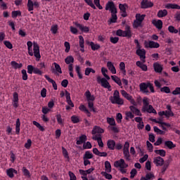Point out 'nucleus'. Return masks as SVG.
Masks as SVG:
<instances>
[{
    "mask_svg": "<svg viewBox=\"0 0 180 180\" xmlns=\"http://www.w3.org/2000/svg\"><path fill=\"white\" fill-rule=\"evenodd\" d=\"M27 53L30 56H34L36 60L39 61L41 58L40 49L37 43H32L31 41L27 42Z\"/></svg>",
    "mask_w": 180,
    "mask_h": 180,
    "instance_id": "f257e3e1",
    "label": "nucleus"
},
{
    "mask_svg": "<svg viewBox=\"0 0 180 180\" xmlns=\"http://www.w3.org/2000/svg\"><path fill=\"white\" fill-rule=\"evenodd\" d=\"M149 98L147 97H144L143 98V107L141 108V112H143L144 113H154L155 115H157V111L153 105L149 104Z\"/></svg>",
    "mask_w": 180,
    "mask_h": 180,
    "instance_id": "f03ea898",
    "label": "nucleus"
},
{
    "mask_svg": "<svg viewBox=\"0 0 180 180\" xmlns=\"http://www.w3.org/2000/svg\"><path fill=\"white\" fill-rule=\"evenodd\" d=\"M114 167L117 169L122 174H124L127 173V168L129 167L128 164L126 163L125 160L124 159H120L119 160H117L114 162Z\"/></svg>",
    "mask_w": 180,
    "mask_h": 180,
    "instance_id": "7ed1b4c3",
    "label": "nucleus"
},
{
    "mask_svg": "<svg viewBox=\"0 0 180 180\" xmlns=\"http://www.w3.org/2000/svg\"><path fill=\"white\" fill-rule=\"evenodd\" d=\"M109 99L111 103H116L117 105H124V100L120 98V91L117 90H115L113 93V96H110Z\"/></svg>",
    "mask_w": 180,
    "mask_h": 180,
    "instance_id": "20e7f679",
    "label": "nucleus"
},
{
    "mask_svg": "<svg viewBox=\"0 0 180 180\" xmlns=\"http://www.w3.org/2000/svg\"><path fill=\"white\" fill-rule=\"evenodd\" d=\"M94 1V2H93ZM84 0L85 3L89 5L91 8L96 9V7H98V9L102 10L103 8L101 5V1L100 0Z\"/></svg>",
    "mask_w": 180,
    "mask_h": 180,
    "instance_id": "39448f33",
    "label": "nucleus"
},
{
    "mask_svg": "<svg viewBox=\"0 0 180 180\" xmlns=\"http://www.w3.org/2000/svg\"><path fill=\"white\" fill-rule=\"evenodd\" d=\"M116 34L119 37H126L130 38L131 37V31L130 30V27L127 25L124 31L122 30H117Z\"/></svg>",
    "mask_w": 180,
    "mask_h": 180,
    "instance_id": "423d86ee",
    "label": "nucleus"
},
{
    "mask_svg": "<svg viewBox=\"0 0 180 180\" xmlns=\"http://www.w3.org/2000/svg\"><path fill=\"white\" fill-rule=\"evenodd\" d=\"M129 147H130L129 143L125 142L123 146V155H124V158L126 160V161H128V162L131 161Z\"/></svg>",
    "mask_w": 180,
    "mask_h": 180,
    "instance_id": "0eeeda50",
    "label": "nucleus"
},
{
    "mask_svg": "<svg viewBox=\"0 0 180 180\" xmlns=\"http://www.w3.org/2000/svg\"><path fill=\"white\" fill-rule=\"evenodd\" d=\"M97 82L101 85V86L108 89V91H112L111 85L108 81L105 78H101L100 76L97 77Z\"/></svg>",
    "mask_w": 180,
    "mask_h": 180,
    "instance_id": "6e6552de",
    "label": "nucleus"
},
{
    "mask_svg": "<svg viewBox=\"0 0 180 180\" xmlns=\"http://www.w3.org/2000/svg\"><path fill=\"white\" fill-rule=\"evenodd\" d=\"M120 93L123 98H125V99L130 101V103H131V105H134V106H137L138 103L135 101L133 97L129 95L126 91L122 90Z\"/></svg>",
    "mask_w": 180,
    "mask_h": 180,
    "instance_id": "1a4fd4ad",
    "label": "nucleus"
},
{
    "mask_svg": "<svg viewBox=\"0 0 180 180\" xmlns=\"http://www.w3.org/2000/svg\"><path fill=\"white\" fill-rule=\"evenodd\" d=\"M136 55H138L143 63H146V51L144 49H142V46L136 48Z\"/></svg>",
    "mask_w": 180,
    "mask_h": 180,
    "instance_id": "9d476101",
    "label": "nucleus"
},
{
    "mask_svg": "<svg viewBox=\"0 0 180 180\" xmlns=\"http://www.w3.org/2000/svg\"><path fill=\"white\" fill-rule=\"evenodd\" d=\"M144 47L148 49V48H150V49H158L160 46V44L153 41H144Z\"/></svg>",
    "mask_w": 180,
    "mask_h": 180,
    "instance_id": "9b49d317",
    "label": "nucleus"
},
{
    "mask_svg": "<svg viewBox=\"0 0 180 180\" xmlns=\"http://www.w3.org/2000/svg\"><path fill=\"white\" fill-rule=\"evenodd\" d=\"M153 164L155 167H162L165 164V160L160 156H156L153 158Z\"/></svg>",
    "mask_w": 180,
    "mask_h": 180,
    "instance_id": "f8f14e48",
    "label": "nucleus"
},
{
    "mask_svg": "<svg viewBox=\"0 0 180 180\" xmlns=\"http://www.w3.org/2000/svg\"><path fill=\"white\" fill-rule=\"evenodd\" d=\"M105 10L110 11L111 13H117V8L115 5L112 1H108L105 5Z\"/></svg>",
    "mask_w": 180,
    "mask_h": 180,
    "instance_id": "ddd939ff",
    "label": "nucleus"
},
{
    "mask_svg": "<svg viewBox=\"0 0 180 180\" xmlns=\"http://www.w3.org/2000/svg\"><path fill=\"white\" fill-rule=\"evenodd\" d=\"M73 24L82 32L88 33L89 32V27L84 26V25L79 24V22H75Z\"/></svg>",
    "mask_w": 180,
    "mask_h": 180,
    "instance_id": "4468645a",
    "label": "nucleus"
},
{
    "mask_svg": "<svg viewBox=\"0 0 180 180\" xmlns=\"http://www.w3.org/2000/svg\"><path fill=\"white\" fill-rule=\"evenodd\" d=\"M19 96L18 94L16 92H14L13 94V98H12V105L13 108H18L19 106Z\"/></svg>",
    "mask_w": 180,
    "mask_h": 180,
    "instance_id": "2eb2a0df",
    "label": "nucleus"
},
{
    "mask_svg": "<svg viewBox=\"0 0 180 180\" xmlns=\"http://www.w3.org/2000/svg\"><path fill=\"white\" fill-rule=\"evenodd\" d=\"M92 140H95L96 141H97L99 148H103L104 147V143L102 141V137L101 135L93 136Z\"/></svg>",
    "mask_w": 180,
    "mask_h": 180,
    "instance_id": "dca6fc26",
    "label": "nucleus"
},
{
    "mask_svg": "<svg viewBox=\"0 0 180 180\" xmlns=\"http://www.w3.org/2000/svg\"><path fill=\"white\" fill-rule=\"evenodd\" d=\"M127 8H128V6L126 4H119V8L120 10V13H121V15L122 17H127Z\"/></svg>",
    "mask_w": 180,
    "mask_h": 180,
    "instance_id": "f3484780",
    "label": "nucleus"
},
{
    "mask_svg": "<svg viewBox=\"0 0 180 180\" xmlns=\"http://www.w3.org/2000/svg\"><path fill=\"white\" fill-rule=\"evenodd\" d=\"M158 115L162 117V116H165V117H171L172 116H174V112L172 110H165V111H160L158 112Z\"/></svg>",
    "mask_w": 180,
    "mask_h": 180,
    "instance_id": "a211bd4d",
    "label": "nucleus"
},
{
    "mask_svg": "<svg viewBox=\"0 0 180 180\" xmlns=\"http://www.w3.org/2000/svg\"><path fill=\"white\" fill-rule=\"evenodd\" d=\"M103 133H104V129L98 126L94 127L91 131V134L93 136H96V134H102Z\"/></svg>",
    "mask_w": 180,
    "mask_h": 180,
    "instance_id": "6ab92c4d",
    "label": "nucleus"
},
{
    "mask_svg": "<svg viewBox=\"0 0 180 180\" xmlns=\"http://www.w3.org/2000/svg\"><path fill=\"white\" fill-rule=\"evenodd\" d=\"M154 4L151 1H148V0H143L141 2V8H148L153 7Z\"/></svg>",
    "mask_w": 180,
    "mask_h": 180,
    "instance_id": "aec40b11",
    "label": "nucleus"
},
{
    "mask_svg": "<svg viewBox=\"0 0 180 180\" xmlns=\"http://www.w3.org/2000/svg\"><path fill=\"white\" fill-rule=\"evenodd\" d=\"M84 96L87 101V102H94V101H95L96 97L94 96V95H92L91 93L87 90L85 94H84Z\"/></svg>",
    "mask_w": 180,
    "mask_h": 180,
    "instance_id": "412c9836",
    "label": "nucleus"
},
{
    "mask_svg": "<svg viewBox=\"0 0 180 180\" xmlns=\"http://www.w3.org/2000/svg\"><path fill=\"white\" fill-rule=\"evenodd\" d=\"M107 68L110 71L112 74H116L117 70L114 65V64L111 61L107 62Z\"/></svg>",
    "mask_w": 180,
    "mask_h": 180,
    "instance_id": "4be33fe9",
    "label": "nucleus"
},
{
    "mask_svg": "<svg viewBox=\"0 0 180 180\" xmlns=\"http://www.w3.org/2000/svg\"><path fill=\"white\" fill-rule=\"evenodd\" d=\"M140 90L141 92H143V94H149V91L148 90V83H141L139 85Z\"/></svg>",
    "mask_w": 180,
    "mask_h": 180,
    "instance_id": "5701e85b",
    "label": "nucleus"
},
{
    "mask_svg": "<svg viewBox=\"0 0 180 180\" xmlns=\"http://www.w3.org/2000/svg\"><path fill=\"white\" fill-rule=\"evenodd\" d=\"M153 25L156 27L158 30H161L162 28L163 22L161 20H153L152 21Z\"/></svg>",
    "mask_w": 180,
    "mask_h": 180,
    "instance_id": "b1692460",
    "label": "nucleus"
},
{
    "mask_svg": "<svg viewBox=\"0 0 180 180\" xmlns=\"http://www.w3.org/2000/svg\"><path fill=\"white\" fill-rule=\"evenodd\" d=\"M153 68L156 72H162L163 70V65L159 63H153Z\"/></svg>",
    "mask_w": 180,
    "mask_h": 180,
    "instance_id": "393cba45",
    "label": "nucleus"
},
{
    "mask_svg": "<svg viewBox=\"0 0 180 180\" xmlns=\"http://www.w3.org/2000/svg\"><path fill=\"white\" fill-rule=\"evenodd\" d=\"M44 77L46 78V79L49 82L51 83V84H52V86H53L54 90H55V91H57V89H58V86H57L56 82L53 79L50 78V77H49L48 75H44Z\"/></svg>",
    "mask_w": 180,
    "mask_h": 180,
    "instance_id": "a878e982",
    "label": "nucleus"
},
{
    "mask_svg": "<svg viewBox=\"0 0 180 180\" xmlns=\"http://www.w3.org/2000/svg\"><path fill=\"white\" fill-rule=\"evenodd\" d=\"M143 61H136V65L143 71L148 70V66L144 64Z\"/></svg>",
    "mask_w": 180,
    "mask_h": 180,
    "instance_id": "bb28decb",
    "label": "nucleus"
},
{
    "mask_svg": "<svg viewBox=\"0 0 180 180\" xmlns=\"http://www.w3.org/2000/svg\"><path fill=\"white\" fill-rule=\"evenodd\" d=\"M14 174H17V171L13 168H10L6 170V174L9 178H13Z\"/></svg>",
    "mask_w": 180,
    "mask_h": 180,
    "instance_id": "cd10ccee",
    "label": "nucleus"
},
{
    "mask_svg": "<svg viewBox=\"0 0 180 180\" xmlns=\"http://www.w3.org/2000/svg\"><path fill=\"white\" fill-rule=\"evenodd\" d=\"M87 140V136L86 135H82L79 136V139L77 141L76 144L78 146H80L81 144H83V143H85Z\"/></svg>",
    "mask_w": 180,
    "mask_h": 180,
    "instance_id": "c85d7f7f",
    "label": "nucleus"
},
{
    "mask_svg": "<svg viewBox=\"0 0 180 180\" xmlns=\"http://www.w3.org/2000/svg\"><path fill=\"white\" fill-rule=\"evenodd\" d=\"M79 110H80L81 112H84V113H86L87 116H91L89 110L86 108V107L84 105L80 104V105L79 106Z\"/></svg>",
    "mask_w": 180,
    "mask_h": 180,
    "instance_id": "c756f323",
    "label": "nucleus"
},
{
    "mask_svg": "<svg viewBox=\"0 0 180 180\" xmlns=\"http://www.w3.org/2000/svg\"><path fill=\"white\" fill-rule=\"evenodd\" d=\"M165 8L167 9H177L180 10V6L176 4H167L165 5Z\"/></svg>",
    "mask_w": 180,
    "mask_h": 180,
    "instance_id": "7c9ffc66",
    "label": "nucleus"
},
{
    "mask_svg": "<svg viewBox=\"0 0 180 180\" xmlns=\"http://www.w3.org/2000/svg\"><path fill=\"white\" fill-rule=\"evenodd\" d=\"M115 141L114 140L110 139L107 141V146L109 150H115Z\"/></svg>",
    "mask_w": 180,
    "mask_h": 180,
    "instance_id": "2f4dec72",
    "label": "nucleus"
},
{
    "mask_svg": "<svg viewBox=\"0 0 180 180\" xmlns=\"http://www.w3.org/2000/svg\"><path fill=\"white\" fill-rule=\"evenodd\" d=\"M53 65H54V68H55V71L53 70V72H55L56 74H58V73L62 74L63 73L62 69L59 64H58L57 63H53Z\"/></svg>",
    "mask_w": 180,
    "mask_h": 180,
    "instance_id": "473e14b6",
    "label": "nucleus"
},
{
    "mask_svg": "<svg viewBox=\"0 0 180 180\" xmlns=\"http://www.w3.org/2000/svg\"><path fill=\"white\" fill-rule=\"evenodd\" d=\"M129 109H130L131 112H132V113H134L136 116H141V111L138 108H136V107L130 106Z\"/></svg>",
    "mask_w": 180,
    "mask_h": 180,
    "instance_id": "72a5a7b5",
    "label": "nucleus"
},
{
    "mask_svg": "<svg viewBox=\"0 0 180 180\" xmlns=\"http://www.w3.org/2000/svg\"><path fill=\"white\" fill-rule=\"evenodd\" d=\"M117 13H112L111 18L108 21V24L110 25L111 23H115L117 20Z\"/></svg>",
    "mask_w": 180,
    "mask_h": 180,
    "instance_id": "f704fd0d",
    "label": "nucleus"
},
{
    "mask_svg": "<svg viewBox=\"0 0 180 180\" xmlns=\"http://www.w3.org/2000/svg\"><path fill=\"white\" fill-rule=\"evenodd\" d=\"M169 165H170V160H166L165 164L162 166V167L161 169V172L162 174H165L166 172V171L167 170Z\"/></svg>",
    "mask_w": 180,
    "mask_h": 180,
    "instance_id": "c9c22d12",
    "label": "nucleus"
},
{
    "mask_svg": "<svg viewBox=\"0 0 180 180\" xmlns=\"http://www.w3.org/2000/svg\"><path fill=\"white\" fill-rule=\"evenodd\" d=\"M168 14V12L166 9H164V10H160L158 12V18H163V17H165L166 15H167Z\"/></svg>",
    "mask_w": 180,
    "mask_h": 180,
    "instance_id": "e433bc0d",
    "label": "nucleus"
},
{
    "mask_svg": "<svg viewBox=\"0 0 180 180\" xmlns=\"http://www.w3.org/2000/svg\"><path fill=\"white\" fill-rule=\"evenodd\" d=\"M105 169L107 173H110L112 172V166L109 161L105 162Z\"/></svg>",
    "mask_w": 180,
    "mask_h": 180,
    "instance_id": "4c0bfd02",
    "label": "nucleus"
},
{
    "mask_svg": "<svg viewBox=\"0 0 180 180\" xmlns=\"http://www.w3.org/2000/svg\"><path fill=\"white\" fill-rule=\"evenodd\" d=\"M165 146H166V147H168L170 150L176 147V144H174L172 141H165Z\"/></svg>",
    "mask_w": 180,
    "mask_h": 180,
    "instance_id": "58836bf2",
    "label": "nucleus"
},
{
    "mask_svg": "<svg viewBox=\"0 0 180 180\" xmlns=\"http://www.w3.org/2000/svg\"><path fill=\"white\" fill-rule=\"evenodd\" d=\"M108 72V70L107 68H105V67H102L101 68V73L102 75L105 77V78L108 80L110 79V77L109 75H107V73Z\"/></svg>",
    "mask_w": 180,
    "mask_h": 180,
    "instance_id": "ea45409f",
    "label": "nucleus"
},
{
    "mask_svg": "<svg viewBox=\"0 0 180 180\" xmlns=\"http://www.w3.org/2000/svg\"><path fill=\"white\" fill-rule=\"evenodd\" d=\"M20 119L18 118L16 120V122H15V133L16 134H20Z\"/></svg>",
    "mask_w": 180,
    "mask_h": 180,
    "instance_id": "a19ab883",
    "label": "nucleus"
},
{
    "mask_svg": "<svg viewBox=\"0 0 180 180\" xmlns=\"http://www.w3.org/2000/svg\"><path fill=\"white\" fill-rule=\"evenodd\" d=\"M160 127L164 131H168V129L167 127H171V124L169 123L163 122L162 124H159Z\"/></svg>",
    "mask_w": 180,
    "mask_h": 180,
    "instance_id": "79ce46f5",
    "label": "nucleus"
},
{
    "mask_svg": "<svg viewBox=\"0 0 180 180\" xmlns=\"http://www.w3.org/2000/svg\"><path fill=\"white\" fill-rule=\"evenodd\" d=\"M154 153L158 155H160V157H165L166 156V151L163 149L160 150H155Z\"/></svg>",
    "mask_w": 180,
    "mask_h": 180,
    "instance_id": "37998d69",
    "label": "nucleus"
},
{
    "mask_svg": "<svg viewBox=\"0 0 180 180\" xmlns=\"http://www.w3.org/2000/svg\"><path fill=\"white\" fill-rule=\"evenodd\" d=\"M11 65L14 69H19V68L22 67V63H18L15 61H11Z\"/></svg>",
    "mask_w": 180,
    "mask_h": 180,
    "instance_id": "c03bdc74",
    "label": "nucleus"
},
{
    "mask_svg": "<svg viewBox=\"0 0 180 180\" xmlns=\"http://www.w3.org/2000/svg\"><path fill=\"white\" fill-rule=\"evenodd\" d=\"M111 79L115 82L117 83L119 86H122V83L121 79L116 75H112L111 76Z\"/></svg>",
    "mask_w": 180,
    "mask_h": 180,
    "instance_id": "a18cd8bd",
    "label": "nucleus"
},
{
    "mask_svg": "<svg viewBox=\"0 0 180 180\" xmlns=\"http://www.w3.org/2000/svg\"><path fill=\"white\" fill-rule=\"evenodd\" d=\"M120 70L122 71L124 75H126L127 74L126 65L124 62H121L120 63Z\"/></svg>",
    "mask_w": 180,
    "mask_h": 180,
    "instance_id": "49530a36",
    "label": "nucleus"
},
{
    "mask_svg": "<svg viewBox=\"0 0 180 180\" xmlns=\"http://www.w3.org/2000/svg\"><path fill=\"white\" fill-rule=\"evenodd\" d=\"M94 155L93 153L90 151H86L85 154L84 155V160H91V158H93Z\"/></svg>",
    "mask_w": 180,
    "mask_h": 180,
    "instance_id": "de8ad7c7",
    "label": "nucleus"
},
{
    "mask_svg": "<svg viewBox=\"0 0 180 180\" xmlns=\"http://www.w3.org/2000/svg\"><path fill=\"white\" fill-rule=\"evenodd\" d=\"M74 60H75L74 57L72 56H69L67 58H65V62L68 65H70V64L73 63Z\"/></svg>",
    "mask_w": 180,
    "mask_h": 180,
    "instance_id": "09e8293b",
    "label": "nucleus"
},
{
    "mask_svg": "<svg viewBox=\"0 0 180 180\" xmlns=\"http://www.w3.org/2000/svg\"><path fill=\"white\" fill-rule=\"evenodd\" d=\"M32 124H34V126H36L39 130L40 131H45V128L44 127L41 126L39 122H37V121H33Z\"/></svg>",
    "mask_w": 180,
    "mask_h": 180,
    "instance_id": "8fccbe9b",
    "label": "nucleus"
},
{
    "mask_svg": "<svg viewBox=\"0 0 180 180\" xmlns=\"http://www.w3.org/2000/svg\"><path fill=\"white\" fill-rule=\"evenodd\" d=\"M88 108L91 112H94V113H96L97 110L94 106L93 101L88 102Z\"/></svg>",
    "mask_w": 180,
    "mask_h": 180,
    "instance_id": "3c124183",
    "label": "nucleus"
},
{
    "mask_svg": "<svg viewBox=\"0 0 180 180\" xmlns=\"http://www.w3.org/2000/svg\"><path fill=\"white\" fill-rule=\"evenodd\" d=\"M88 44H89V45L91 46V48L93 51H96L98 50V49H100L101 46L99 44H94V42H88Z\"/></svg>",
    "mask_w": 180,
    "mask_h": 180,
    "instance_id": "603ef678",
    "label": "nucleus"
},
{
    "mask_svg": "<svg viewBox=\"0 0 180 180\" xmlns=\"http://www.w3.org/2000/svg\"><path fill=\"white\" fill-rule=\"evenodd\" d=\"M168 31L170 32V33H172V34H177L179 33V30L176 29L174 26L172 25H170L168 27Z\"/></svg>",
    "mask_w": 180,
    "mask_h": 180,
    "instance_id": "864d4df0",
    "label": "nucleus"
},
{
    "mask_svg": "<svg viewBox=\"0 0 180 180\" xmlns=\"http://www.w3.org/2000/svg\"><path fill=\"white\" fill-rule=\"evenodd\" d=\"M80 70H81V67L79 66V65H75V71H76V72H77V74L78 75V77L79 79H82L83 78V75H82Z\"/></svg>",
    "mask_w": 180,
    "mask_h": 180,
    "instance_id": "5fc2aeb1",
    "label": "nucleus"
},
{
    "mask_svg": "<svg viewBox=\"0 0 180 180\" xmlns=\"http://www.w3.org/2000/svg\"><path fill=\"white\" fill-rule=\"evenodd\" d=\"M27 6V8H28L29 11H33L34 10L33 1L32 0H28Z\"/></svg>",
    "mask_w": 180,
    "mask_h": 180,
    "instance_id": "6e6d98bb",
    "label": "nucleus"
},
{
    "mask_svg": "<svg viewBox=\"0 0 180 180\" xmlns=\"http://www.w3.org/2000/svg\"><path fill=\"white\" fill-rule=\"evenodd\" d=\"M125 116L126 120H129V119H133L134 117V114L130 111L125 112Z\"/></svg>",
    "mask_w": 180,
    "mask_h": 180,
    "instance_id": "4d7b16f0",
    "label": "nucleus"
},
{
    "mask_svg": "<svg viewBox=\"0 0 180 180\" xmlns=\"http://www.w3.org/2000/svg\"><path fill=\"white\" fill-rule=\"evenodd\" d=\"M58 26L57 25H53L51 27V32L52 34H56L58 32Z\"/></svg>",
    "mask_w": 180,
    "mask_h": 180,
    "instance_id": "13d9d810",
    "label": "nucleus"
},
{
    "mask_svg": "<svg viewBox=\"0 0 180 180\" xmlns=\"http://www.w3.org/2000/svg\"><path fill=\"white\" fill-rule=\"evenodd\" d=\"M107 123H108V124H110V126H115L116 124L115 120L110 117L107 118Z\"/></svg>",
    "mask_w": 180,
    "mask_h": 180,
    "instance_id": "bf43d9fd",
    "label": "nucleus"
},
{
    "mask_svg": "<svg viewBox=\"0 0 180 180\" xmlns=\"http://www.w3.org/2000/svg\"><path fill=\"white\" fill-rule=\"evenodd\" d=\"M71 122L73 123H79L80 122V118L77 115H72L71 117Z\"/></svg>",
    "mask_w": 180,
    "mask_h": 180,
    "instance_id": "052dcab7",
    "label": "nucleus"
},
{
    "mask_svg": "<svg viewBox=\"0 0 180 180\" xmlns=\"http://www.w3.org/2000/svg\"><path fill=\"white\" fill-rule=\"evenodd\" d=\"M79 44L81 48H84V39L82 36H79Z\"/></svg>",
    "mask_w": 180,
    "mask_h": 180,
    "instance_id": "680f3d73",
    "label": "nucleus"
},
{
    "mask_svg": "<svg viewBox=\"0 0 180 180\" xmlns=\"http://www.w3.org/2000/svg\"><path fill=\"white\" fill-rule=\"evenodd\" d=\"M34 68H35V67H34L32 65H27V73L28 74H32L34 71Z\"/></svg>",
    "mask_w": 180,
    "mask_h": 180,
    "instance_id": "e2e57ef3",
    "label": "nucleus"
},
{
    "mask_svg": "<svg viewBox=\"0 0 180 180\" xmlns=\"http://www.w3.org/2000/svg\"><path fill=\"white\" fill-rule=\"evenodd\" d=\"M153 129L157 134H165V131L160 129L158 127H153Z\"/></svg>",
    "mask_w": 180,
    "mask_h": 180,
    "instance_id": "0e129e2a",
    "label": "nucleus"
},
{
    "mask_svg": "<svg viewBox=\"0 0 180 180\" xmlns=\"http://www.w3.org/2000/svg\"><path fill=\"white\" fill-rule=\"evenodd\" d=\"M145 17H146V15H141L139 13L136 15V19L141 21V22L143 21Z\"/></svg>",
    "mask_w": 180,
    "mask_h": 180,
    "instance_id": "69168bd1",
    "label": "nucleus"
},
{
    "mask_svg": "<svg viewBox=\"0 0 180 180\" xmlns=\"http://www.w3.org/2000/svg\"><path fill=\"white\" fill-rule=\"evenodd\" d=\"M20 15H21V12L20 11H12L11 13L12 18H16Z\"/></svg>",
    "mask_w": 180,
    "mask_h": 180,
    "instance_id": "338daca9",
    "label": "nucleus"
},
{
    "mask_svg": "<svg viewBox=\"0 0 180 180\" xmlns=\"http://www.w3.org/2000/svg\"><path fill=\"white\" fill-rule=\"evenodd\" d=\"M70 31L71 33L74 34H77L79 32V30H77V28L70 26Z\"/></svg>",
    "mask_w": 180,
    "mask_h": 180,
    "instance_id": "774afa93",
    "label": "nucleus"
}]
</instances>
